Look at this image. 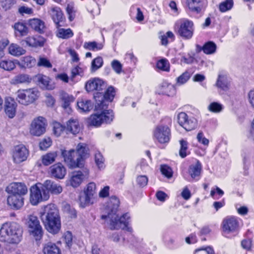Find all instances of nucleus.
I'll return each mask as SVG.
<instances>
[{"mask_svg": "<svg viewBox=\"0 0 254 254\" xmlns=\"http://www.w3.org/2000/svg\"><path fill=\"white\" fill-rule=\"evenodd\" d=\"M41 219L47 230L51 233H57L61 228L59 210L55 204L46 206L41 212Z\"/></svg>", "mask_w": 254, "mask_h": 254, "instance_id": "obj_1", "label": "nucleus"}, {"mask_svg": "<svg viewBox=\"0 0 254 254\" xmlns=\"http://www.w3.org/2000/svg\"><path fill=\"white\" fill-rule=\"evenodd\" d=\"M23 230L15 222L5 223L0 229V241L11 244L19 243L22 238Z\"/></svg>", "mask_w": 254, "mask_h": 254, "instance_id": "obj_2", "label": "nucleus"}, {"mask_svg": "<svg viewBox=\"0 0 254 254\" xmlns=\"http://www.w3.org/2000/svg\"><path fill=\"white\" fill-rule=\"evenodd\" d=\"M25 223L30 236L36 241L41 240L43 235V231L38 217L33 214L28 215L25 218Z\"/></svg>", "mask_w": 254, "mask_h": 254, "instance_id": "obj_3", "label": "nucleus"}, {"mask_svg": "<svg viewBox=\"0 0 254 254\" xmlns=\"http://www.w3.org/2000/svg\"><path fill=\"white\" fill-rule=\"evenodd\" d=\"M39 92L34 88L19 89L16 92V100L19 103L28 106L34 103L39 97Z\"/></svg>", "mask_w": 254, "mask_h": 254, "instance_id": "obj_4", "label": "nucleus"}, {"mask_svg": "<svg viewBox=\"0 0 254 254\" xmlns=\"http://www.w3.org/2000/svg\"><path fill=\"white\" fill-rule=\"evenodd\" d=\"M45 189L44 184L41 183H37L31 187L30 201L32 205H36L40 202L49 199L50 195Z\"/></svg>", "mask_w": 254, "mask_h": 254, "instance_id": "obj_5", "label": "nucleus"}, {"mask_svg": "<svg viewBox=\"0 0 254 254\" xmlns=\"http://www.w3.org/2000/svg\"><path fill=\"white\" fill-rule=\"evenodd\" d=\"M115 95V91L113 87L108 88L104 94L100 92H97L94 95L96 101L95 108L96 109H104L108 106L107 102H111Z\"/></svg>", "mask_w": 254, "mask_h": 254, "instance_id": "obj_6", "label": "nucleus"}, {"mask_svg": "<svg viewBox=\"0 0 254 254\" xmlns=\"http://www.w3.org/2000/svg\"><path fill=\"white\" fill-rule=\"evenodd\" d=\"M115 216V218H110L107 220L111 229H126L129 232L131 231V228L128 227V220L130 218L128 213H126L120 218L117 214Z\"/></svg>", "mask_w": 254, "mask_h": 254, "instance_id": "obj_7", "label": "nucleus"}, {"mask_svg": "<svg viewBox=\"0 0 254 254\" xmlns=\"http://www.w3.org/2000/svg\"><path fill=\"white\" fill-rule=\"evenodd\" d=\"M89 175V169L83 166L81 170L73 171L69 174V184L72 187L77 188L88 178Z\"/></svg>", "mask_w": 254, "mask_h": 254, "instance_id": "obj_8", "label": "nucleus"}, {"mask_svg": "<svg viewBox=\"0 0 254 254\" xmlns=\"http://www.w3.org/2000/svg\"><path fill=\"white\" fill-rule=\"evenodd\" d=\"M46 120L44 118L38 117L35 118L30 125V134L36 136L43 135L46 131Z\"/></svg>", "mask_w": 254, "mask_h": 254, "instance_id": "obj_9", "label": "nucleus"}, {"mask_svg": "<svg viewBox=\"0 0 254 254\" xmlns=\"http://www.w3.org/2000/svg\"><path fill=\"white\" fill-rule=\"evenodd\" d=\"M120 205V200L116 196H112L107 203L105 207V213L101 216L102 219H108L110 218H115Z\"/></svg>", "mask_w": 254, "mask_h": 254, "instance_id": "obj_10", "label": "nucleus"}, {"mask_svg": "<svg viewBox=\"0 0 254 254\" xmlns=\"http://www.w3.org/2000/svg\"><path fill=\"white\" fill-rule=\"evenodd\" d=\"M75 153V151L74 150H70L69 151H62V155L64 161L70 168H82L83 167V164L80 160L79 157H77Z\"/></svg>", "mask_w": 254, "mask_h": 254, "instance_id": "obj_11", "label": "nucleus"}, {"mask_svg": "<svg viewBox=\"0 0 254 254\" xmlns=\"http://www.w3.org/2000/svg\"><path fill=\"white\" fill-rule=\"evenodd\" d=\"M171 130L169 127L165 125L157 126L153 131L154 137L161 143L169 142L170 139Z\"/></svg>", "mask_w": 254, "mask_h": 254, "instance_id": "obj_12", "label": "nucleus"}, {"mask_svg": "<svg viewBox=\"0 0 254 254\" xmlns=\"http://www.w3.org/2000/svg\"><path fill=\"white\" fill-rule=\"evenodd\" d=\"M178 122L187 131L195 129L197 126V121L194 117H189L185 112L180 113L177 116Z\"/></svg>", "mask_w": 254, "mask_h": 254, "instance_id": "obj_13", "label": "nucleus"}, {"mask_svg": "<svg viewBox=\"0 0 254 254\" xmlns=\"http://www.w3.org/2000/svg\"><path fill=\"white\" fill-rule=\"evenodd\" d=\"M193 22L188 19L182 20L179 29L178 34L185 39H190L193 33Z\"/></svg>", "mask_w": 254, "mask_h": 254, "instance_id": "obj_14", "label": "nucleus"}, {"mask_svg": "<svg viewBox=\"0 0 254 254\" xmlns=\"http://www.w3.org/2000/svg\"><path fill=\"white\" fill-rule=\"evenodd\" d=\"M95 190L96 185L94 183L92 182L88 184L84 194L79 197L80 204L82 207H85L92 203L91 200L95 194Z\"/></svg>", "mask_w": 254, "mask_h": 254, "instance_id": "obj_15", "label": "nucleus"}, {"mask_svg": "<svg viewBox=\"0 0 254 254\" xmlns=\"http://www.w3.org/2000/svg\"><path fill=\"white\" fill-rule=\"evenodd\" d=\"M106 88L105 82L99 78H94L87 81L85 84V89L88 92L98 91L100 92Z\"/></svg>", "mask_w": 254, "mask_h": 254, "instance_id": "obj_16", "label": "nucleus"}, {"mask_svg": "<svg viewBox=\"0 0 254 254\" xmlns=\"http://www.w3.org/2000/svg\"><path fill=\"white\" fill-rule=\"evenodd\" d=\"M6 192L10 195L23 196L27 192L26 186L21 183H12L6 188Z\"/></svg>", "mask_w": 254, "mask_h": 254, "instance_id": "obj_17", "label": "nucleus"}, {"mask_svg": "<svg viewBox=\"0 0 254 254\" xmlns=\"http://www.w3.org/2000/svg\"><path fill=\"white\" fill-rule=\"evenodd\" d=\"M28 155V150L24 145H17L15 147L13 152V161L17 164L20 163L26 160Z\"/></svg>", "mask_w": 254, "mask_h": 254, "instance_id": "obj_18", "label": "nucleus"}, {"mask_svg": "<svg viewBox=\"0 0 254 254\" xmlns=\"http://www.w3.org/2000/svg\"><path fill=\"white\" fill-rule=\"evenodd\" d=\"M189 8L192 12L200 13L207 6L206 0H187Z\"/></svg>", "mask_w": 254, "mask_h": 254, "instance_id": "obj_19", "label": "nucleus"}, {"mask_svg": "<svg viewBox=\"0 0 254 254\" xmlns=\"http://www.w3.org/2000/svg\"><path fill=\"white\" fill-rule=\"evenodd\" d=\"M45 39L41 36L29 37L21 41L22 46H28L32 47H43L45 43Z\"/></svg>", "mask_w": 254, "mask_h": 254, "instance_id": "obj_20", "label": "nucleus"}, {"mask_svg": "<svg viewBox=\"0 0 254 254\" xmlns=\"http://www.w3.org/2000/svg\"><path fill=\"white\" fill-rule=\"evenodd\" d=\"M35 80L44 89L53 90L55 88L54 85L51 83L49 78L46 75L38 74L35 76Z\"/></svg>", "mask_w": 254, "mask_h": 254, "instance_id": "obj_21", "label": "nucleus"}, {"mask_svg": "<svg viewBox=\"0 0 254 254\" xmlns=\"http://www.w3.org/2000/svg\"><path fill=\"white\" fill-rule=\"evenodd\" d=\"M238 227V222L234 217H227L223 221V228L225 232L229 233L235 232Z\"/></svg>", "mask_w": 254, "mask_h": 254, "instance_id": "obj_22", "label": "nucleus"}, {"mask_svg": "<svg viewBox=\"0 0 254 254\" xmlns=\"http://www.w3.org/2000/svg\"><path fill=\"white\" fill-rule=\"evenodd\" d=\"M50 170L52 176L58 179H63L66 173V169L61 163L52 165Z\"/></svg>", "mask_w": 254, "mask_h": 254, "instance_id": "obj_23", "label": "nucleus"}, {"mask_svg": "<svg viewBox=\"0 0 254 254\" xmlns=\"http://www.w3.org/2000/svg\"><path fill=\"white\" fill-rule=\"evenodd\" d=\"M7 204L13 209H19L23 205V198L19 195H9L7 198Z\"/></svg>", "mask_w": 254, "mask_h": 254, "instance_id": "obj_24", "label": "nucleus"}, {"mask_svg": "<svg viewBox=\"0 0 254 254\" xmlns=\"http://www.w3.org/2000/svg\"><path fill=\"white\" fill-rule=\"evenodd\" d=\"M45 190L48 191V194L49 195V192L55 194H59L63 191V188L61 186L57 184L51 180H46L43 183Z\"/></svg>", "mask_w": 254, "mask_h": 254, "instance_id": "obj_25", "label": "nucleus"}, {"mask_svg": "<svg viewBox=\"0 0 254 254\" xmlns=\"http://www.w3.org/2000/svg\"><path fill=\"white\" fill-rule=\"evenodd\" d=\"M17 104L11 98L6 99L5 102V112L9 118H13L16 113Z\"/></svg>", "mask_w": 254, "mask_h": 254, "instance_id": "obj_26", "label": "nucleus"}, {"mask_svg": "<svg viewBox=\"0 0 254 254\" xmlns=\"http://www.w3.org/2000/svg\"><path fill=\"white\" fill-rule=\"evenodd\" d=\"M50 14L53 21L56 24L57 27H61L62 25L60 23L63 22L64 17L63 13L61 8L57 6L52 7L51 8Z\"/></svg>", "mask_w": 254, "mask_h": 254, "instance_id": "obj_27", "label": "nucleus"}, {"mask_svg": "<svg viewBox=\"0 0 254 254\" xmlns=\"http://www.w3.org/2000/svg\"><path fill=\"white\" fill-rule=\"evenodd\" d=\"M107 106L104 109H96L95 110L98 112H100L99 114L100 117H102V119L103 123L109 124L112 122L114 118V114L112 110H107Z\"/></svg>", "mask_w": 254, "mask_h": 254, "instance_id": "obj_28", "label": "nucleus"}, {"mask_svg": "<svg viewBox=\"0 0 254 254\" xmlns=\"http://www.w3.org/2000/svg\"><path fill=\"white\" fill-rule=\"evenodd\" d=\"M216 86L218 88L223 91H227L230 88V81L226 75H219Z\"/></svg>", "mask_w": 254, "mask_h": 254, "instance_id": "obj_29", "label": "nucleus"}, {"mask_svg": "<svg viewBox=\"0 0 254 254\" xmlns=\"http://www.w3.org/2000/svg\"><path fill=\"white\" fill-rule=\"evenodd\" d=\"M89 150L87 146L84 143H79L76 147V150L75 151L76 155L77 157H79L83 164V159L89 156Z\"/></svg>", "mask_w": 254, "mask_h": 254, "instance_id": "obj_30", "label": "nucleus"}, {"mask_svg": "<svg viewBox=\"0 0 254 254\" xmlns=\"http://www.w3.org/2000/svg\"><path fill=\"white\" fill-rule=\"evenodd\" d=\"M36 64V61L35 58L30 56H27L22 57L18 62V65L22 68H31Z\"/></svg>", "mask_w": 254, "mask_h": 254, "instance_id": "obj_31", "label": "nucleus"}, {"mask_svg": "<svg viewBox=\"0 0 254 254\" xmlns=\"http://www.w3.org/2000/svg\"><path fill=\"white\" fill-rule=\"evenodd\" d=\"M29 25L32 29L40 33H43L45 28L44 22L37 18L31 19Z\"/></svg>", "mask_w": 254, "mask_h": 254, "instance_id": "obj_32", "label": "nucleus"}, {"mask_svg": "<svg viewBox=\"0 0 254 254\" xmlns=\"http://www.w3.org/2000/svg\"><path fill=\"white\" fill-rule=\"evenodd\" d=\"M31 81V78L28 74H19L15 76L11 80L10 83L12 84L16 85L22 83H30Z\"/></svg>", "mask_w": 254, "mask_h": 254, "instance_id": "obj_33", "label": "nucleus"}, {"mask_svg": "<svg viewBox=\"0 0 254 254\" xmlns=\"http://www.w3.org/2000/svg\"><path fill=\"white\" fill-rule=\"evenodd\" d=\"M77 105L81 112H88L93 108V104L91 101L86 99H80L77 102Z\"/></svg>", "mask_w": 254, "mask_h": 254, "instance_id": "obj_34", "label": "nucleus"}, {"mask_svg": "<svg viewBox=\"0 0 254 254\" xmlns=\"http://www.w3.org/2000/svg\"><path fill=\"white\" fill-rule=\"evenodd\" d=\"M8 52L12 56L19 57L25 54L26 50L17 44L12 43L8 47Z\"/></svg>", "mask_w": 254, "mask_h": 254, "instance_id": "obj_35", "label": "nucleus"}, {"mask_svg": "<svg viewBox=\"0 0 254 254\" xmlns=\"http://www.w3.org/2000/svg\"><path fill=\"white\" fill-rule=\"evenodd\" d=\"M43 252L44 254H61L59 248L55 244L51 242L45 244Z\"/></svg>", "mask_w": 254, "mask_h": 254, "instance_id": "obj_36", "label": "nucleus"}, {"mask_svg": "<svg viewBox=\"0 0 254 254\" xmlns=\"http://www.w3.org/2000/svg\"><path fill=\"white\" fill-rule=\"evenodd\" d=\"M160 87L161 92L163 94L171 96L175 94V88L171 84L164 82L162 83Z\"/></svg>", "mask_w": 254, "mask_h": 254, "instance_id": "obj_37", "label": "nucleus"}, {"mask_svg": "<svg viewBox=\"0 0 254 254\" xmlns=\"http://www.w3.org/2000/svg\"><path fill=\"white\" fill-rule=\"evenodd\" d=\"M16 35L23 36L28 33V28L24 23L17 22L13 26Z\"/></svg>", "mask_w": 254, "mask_h": 254, "instance_id": "obj_38", "label": "nucleus"}, {"mask_svg": "<svg viewBox=\"0 0 254 254\" xmlns=\"http://www.w3.org/2000/svg\"><path fill=\"white\" fill-rule=\"evenodd\" d=\"M67 130L71 132L72 133L75 134L80 131V127L78 122L75 120H70L66 124Z\"/></svg>", "mask_w": 254, "mask_h": 254, "instance_id": "obj_39", "label": "nucleus"}, {"mask_svg": "<svg viewBox=\"0 0 254 254\" xmlns=\"http://www.w3.org/2000/svg\"><path fill=\"white\" fill-rule=\"evenodd\" d=\"M57 156L56 152H51L42 156V163L44 165L48 166L53 163Z\"/></svg>", "mask_w": 254, "mask_h": 254, "instance_id": "obj_40", "label": "nucleus"}, {"mask_svg": "<svg viewBox=\"0 0 254 254\" xmlns=\"http://www.w3.org/2000/svg\"><path fill=\"white\" fill-rule=\"evenodd\" d=\"M58 28L57 32V36L60 38L62 39H68L73 35V33L70 28L64 29Z\"/></svg>", "mask_w": 254, "mask_h": 254, "instance_id": "obj_41", "label": "nucleus"}, {"mask_svg": "<svg viewBox=\"0 0 254 254\" xmlns=\"http://www.w3.org/2000/svg\"><path fill=\"white\" fill-rule=\"evenodd\" d=\"M83 47L88 50L98 51L101 50L103 47L102 43H98L96 42H85Z\"/></svg>", "mask_w": 254, "mask_h": 254, "instance_id": "obj_42", "label": "nucleus"}, {"mask_svg": "<svg viewBox=\"0 0 254 254\" xmlns=\"http://www.w3.org/2000/svg\"><path fill=\"white\" fill-rule=\"evenodd\" d=\"M202 49L206 54H212L216 51V45L214 42L209 41L203 46Z\"/></svg>", "mask_w": 254, "mask_h": 254, "instance_id": "obj_43", "label": "nucleus"}, {"mask_svg": "<svg viewBox=\"0 0 254 254\" xmlns=\"http://www.w3.org/2000/svg\"><path fill=\"white\" fill-rule=\"evenodd\" d=\"M201 166L200 163L197 161L196 164L194 166H191L190 168V174L192 178L194 179L198 176L201 172Z\"/></svg>", "mask_w": 254, "mask_h": 254, "instance_id": "obj_44", "label": "nucleus"}, {"mask_svg": "<svg viewBox=\"0 0 254 254\" xmlns=\"http://www.w3.org/2000/svg\"><path fill=\"white\" fill-rule=\"evenodd\" d=\"M15 67L14 63L11 60H2L0 62V67L4 70L11 71Z\"/></svg>", "mask_w": 254, "mask_h": 254, "instance_id": "obj_45", "label": "nucleus"}, {"mask_svg": "<svg viewBox=\"0 0 254 254\" xmlns=\"http://www.w3.org/2000/svg\"><path fill=\"white\" fill-rule=\"evenodd\" d=\"M89 123L90 125L99 127L103 123L102 117H100L99 113L92 115L89 119Z\"/></svg>", "mask_w": 254, "mask_h": 254, "instance_id": "obj_46", "label": "nucleus"}, {"mask_svg": "<svg viewBox=\"0 0 254 254\" xmlns=\"http://www.w3.org/2000/svg\"><path fill=\"white\" fill-rule=\"evenodd\" d=\"M191 72L189 70L185 71L177 78V83L182 85L186 83L191 76Z\"/></svg>", "mask_w": 254, "mask_h": 254, "instance_id": "obj_47", "label": "nucleus"}, {"mask_svg": "<svg viewBox=\"0 0 254 254\" xmlns=\"http://www.w3.org/2000/svg\"><path fill=\"white\" fill-rule=\"evenodd\" d=\"M64 211L69 217L71 218H75L77 216L76 210L72 207L69 204H65L63 207Z\"/></svg>", "mask_w": 254, "mask_h": 254, "instance_id": "obj_48", "label": "nucleus"}, {"mask_svg": "<svg viewBox=\"0 0 254 254\" xmlns=\"http://www.w3.org/2000/svg\"><path fill=\"white\" fill-rule=\"evenodd\" d=\"M233 2L232 0H226L219 4V10L222 12H226L232 7Z\"/></svg>", "mask_w": 254, "mask_h": 254, "instance_id": "obj_49", "label": "nucleus"}, {"mask_svg": "<svg viewBox=\"0 0 254 254\" xmlns=\"http://www.w3.org/2000/svg\"><path fill=\"white\" fill-rule=\"evenodd\" d=\"M95 162L99 169H102L104 168V158L101 153L99 152H97L94 155Z\"/></svg>", "mask_w": 254, "mask_h": 254, "instance_id": "obj_50", "label": "nucleus"}, {"mask_svg": "<svg viewBox=\"0 0 254 254\" xmlns=\"http://www.w3.org/2000/svg\"><path fill=\"white\" fill-rule=\"evenodd\" d=\"M61 99L64 102L63 107L64 108L68 107L70 103L74 101L73 97L66 93H64L61 95Z\"/></svg>", "mask_w": 254, "mask_h": 254, "instance_id": "obj_51", "label": "nucleus"}, {"mask_svg": "<svg viewBox=\"0 0 254 254\" xmlns=\"http://www.w3.org/2000/svg\"><path fill=\"white\" fill-rule=\"evenodd\" d=\"M103 64V59L101 57H98L94 59L91 63L92 71H95L100 68Z\"/></svg>", "mask_w": 254, "mask_h": 254, "instance_id": "obj_52", "label": "nucleus"}, {"mask_svg": "<svg viewBox=\"0 0 254 254\" xmlns=\"http://www.w3.org/2000/svg\"><path fill=\"white\" fill-rule=\"evenodd\" d=\"M157 67L162 70L168 71L169 70L170 64L166 59H161L158 61Z\"/></svg>", "mask_w": 254, "mask_h": 254, "instance_id": "obj_53", "label": "nucleus"}, {"mask_svg": "<svg viewBox=\"0 0 254 254\" xmlns=\"http://www.w3.org/2000/svg\"><path fill=\"white\" fill-rule=\"evenodd\" d=\"M181 148L179 151V155L182 158H185L187 155L188 142L187 141L182 139L180 140Z\"/></svg>", "mask_w": 254, "mask_h": 254, "instance_id": "obj_54", "label": "nucleus"}, {"mask_svg": "<svg viewBox=\"0 0 254 254\" xmlns=\"http://www.w3.org/2000/svg\"><path fill=\"white\" fill-rule=\"evenodd\" d=\"M162 174L168 178H171L173 175L172 169L166 165H162L160 167Z\"/></svg>", "mask_w": 254, "mask_h": 254, "instance_id": "obj_55", "label": "nucleus"}, {"mask_svg": "<svg viewBox=\"0 0 254 254\" xmlns=\"http://www.w3.org/2000/svg\"><path fill=\"white\" fill-rule=\"evenodd\" d=\"M208 109L210 112L218 113L222 111V106L217 102H213L208 106Z\"/></svg>", "mask_w": 254, "mask_h": 254, "instance_id": "obj_56", "label": "nucleus"}, {"mask_svg": "<svg viewBox=\"0 0 254 254\" xmlns=\"http://www.w3.org/2000/svg\"><path fill=\"white\" fill-rule=\"evenodd\" d=\"M148 178L145 175H140L136 178L137 185L141 188L146 186L148 183Z\"/></svg>", "mask_w": 254, "mask_h": 254, "instance_id": "obj_57", "label": "nucleus"}, {"mask_svg": "<svg viewBox=\"0 0 254 254\" xmlns=\"http://www.w3.org/2000/svg\"><path fill=\"white\" fill-rule=\"evenodd\" d=\"M111 66L114 70L118 74H120L122 72V64L121 63L116 60H113L111 63Z\"/></svg>", "mask_w": 254, "mask_h": 254, "instance_id": "obj_58", "label": "nucleus"}, {"mask_svg": "<svg viewBox=\"0 0 254 254\" xmlns=\"http://www.w3.org/2000/svg\"><path fill=\"white\" fill-rule=\"evenodd\" d=\"M51 144L52 141L50 138H45L40 142L39 147L41 150H46L51 145Z\"/></svg>", "mask_w": 254, "mask_h": 254, "instance_id": "obj_59", "label": "nucleus"}, {"mask_svg": "<svg viewBox=\"0 0 254 254\" xmlns=\"http://www.w3.org/2000/svg\"><path fill=\"white\" fill-rule=\"evenodd\" d=\"M64 128V127L58 123H56L54 124L53 131L54 134L57 136L61 135Z\"/></svg>", "mask_w": 254, "mask_h": 254, "instance_id": "obj_60", "label": "nucleus"}, {"mask_svg": "<svg viewBox=\"0 0 254 254\" xmlns=\"http://www.w3.org/2000/svg\"><path fill=\"white\" fill-rule=\"evenodd\" d=\"M37 65L39 66H44L48 68H50L52 66L49 61L45 58H40Z\"/></svg>", "mask_w": 254, "mask_h": 254, "instance_id": "obj_61", "label": "nucleus"}, {"mask_svg": "<svg viewBox=\"0 0 254 254\" xmlns=\"http://www.w3.org/2000/svg\"><path fill=\"white\" fill-rule=\"evenodd\" d=\"M194 254H214V251L210 247L195 250Z\"/></svg>", "mask_w": 254, "mask_h": 254, "instance_id": "obj_62", "label": "nucleus"}, {"mask_svg": "<svg viewBox=\"0 0 254 254\" xmlns=\"http://www.w3.org/2000/svg\"><path fill=\"white\" fill-rule=\"evenodd\" d=\"M197 141L202 143L204 145H208L209 143V140L207 138H206L203 135V133L202 131H200L197 135Z\"/></svg>", "mask_w": 254, "mask_h": 254, "instance_id": "obj_63", "label": "nucleus"}, {"mask_svg": "<svg viewBox=\"0 0 254 254\" xmlns=\"http://www.w3.org/2000/svg\"><path fill=\"white\" fill-rule=\"evenodd\" d=\"M248 99L252 106L254 108V90H251L248 93Z\"/></svg>", "mask_w": 254, "mask_h": 254, "instance_id": "obj_64", "label": "nucleus"}]
</instances>
